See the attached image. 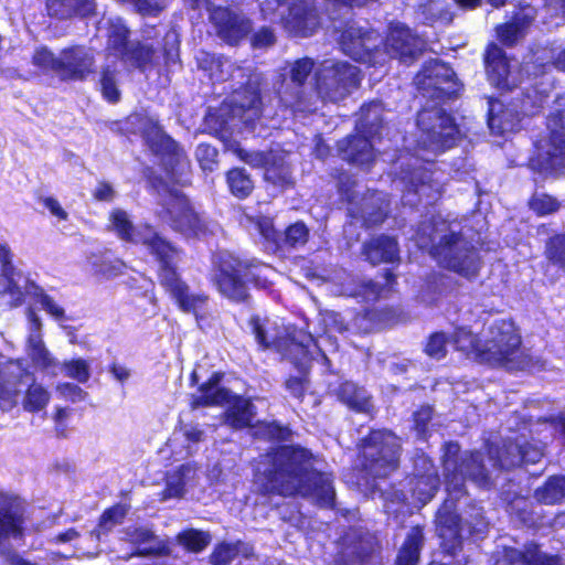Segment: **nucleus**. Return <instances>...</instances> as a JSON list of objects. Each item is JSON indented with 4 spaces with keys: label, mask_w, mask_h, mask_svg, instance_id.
I'll list each match as a JSON object with an SVG mask.
<instances>
[{
    "label": "nucleus",
    "mask_w": 565,
    "mask_h": 565,
    "mask_svg": "<svg viewBox=\"0 0 565 565\" xmlns=\"http://www.w3.org/2000/svg\"><path fill=\"white\" fill-rule=\"evenodd\" d=\"M38 305L50 315L62 328L66 327L68 317L64 308L50 295L38 290Z\"/></svg>",
    "instance_id": "nucleus-48"
},
{
    "label": "nucleus",
    "mask_w": 565,
    "mask_h": 565,
    "mask_svg": "<svg viewBox=\"0 0 565 565\" xmlns=\"http://www.w3.org/2000/svg\"><path fill=\"white\" fill-rule=\"evenodd\" d=\"M71 411L68 408L58 407L53 416L55 435L58 438H68L73 429L68 425Z\"/></svg>",
    "instance_id": "nucleus-56"
},
{
    "label": "nucleus",
    "mask_w": 565,
    "mask_h": 565,
    "mask_svg": "<svg viewBox=\"0 0 565 565\" xmlns=\"http://www.w3.org/2000/svg\"><path fill=\"white\" fill-rule=\"evenodd\" d=\"M110 228L116 235L126 242L140 243L147 246L150 252L157 256L158 260L163 256H169L168 253L173 252L164 239H162L151 227L145 226L136 228L129 214L121 210L115 209L109 216Z\"/></svg>",
    "instance_id": "nucleus-20"
},
{
    "label": "nucleus",
    "mask_w": 565,
    "mask_h": 565,
    "mask_svg": "<svg viewBox=\"0 0 565 565\" xmlns=\"http://www.w3.org/2000/svg\"><path fill=\"white\" fill-rule=\"evenodd\" d=\"M126 513L127 510L124 505H115L106 510L100 518V530L97 532V537H99L102 531H109L113 526L120 523Z\"/></svg>",
    "instance_id": "nucleus-52"
},
{
    "label": "nucleus",
    "mask_w": 565,
    "mask_h": 565,
    "mask_svg": "<svg viewBox=\"0 0 565 565\" xmlns=\"http://www.w3.org/2000/svg\"><path fill=\"white\" fill-rule=\"evenodd\" d=\"M93 53L85 47L65 50L60 58L46 49L38 50V66L50 67L64 79H84L93 72Z\"/></svg>",
    "instance_id": "nucleus-19"
},
{
    "label": "nucleus",
    "mask_w": 565,
    "mask_h": 565,
    "mask_svg": "<svg viewBox=\"0 0 565 565\" xmlns=\"http://www.w3.org/2000/svg\"><path fill=\"white\" fill-rule=\"evenodd\" d=\"M232 150L241 160L253 167H266L265 179L273 184L284 188L292 183L290 168L284 161H274L271 154L249 152L239 146H234Z\"/></svg>",
    "instance_id": "nucleus-28"
},
{
    "label": "nucleus",
    "mask_w": 565,
    "mask_h": 565,
    "mask_svg": "<svg viewBox=\"0 0 565 565\" xmlns=\"http://www.w3.org/2000/svg\"><path fill=\"white\" fill-rule=\"evenodd\" d=\"M422 541V531L413 527L397 555L396 565H415L419 558Z\"/></svg>",
    "instance_id": "nucleus-42"
},
{
    "label": "nucleus",
    "mask_w": 565,
    "mask_h": 565,
    "mask_svg": "<svg viewBox=\"0 0 565 565\" xmlns=\"http://www.w3.org/2000/svg\"><path fill=\"white\" fill-rule=\"evenodd\" d=\"M315 461L306 449L279 447L260 458L255 483L267 493L300 494L321 507H331L335 495L332 479L319 472Z\"/></svg>",
    "instance_id": "nucleus-1"
},
{
    "label": "nucleus",
    "mask_w": 565,
    "mask_h": 565,
    "mask_svg": "<svg viewBox=\"0 0 565 565\" xmlns=\"http://www.w3.org/2000/svg\"><path fill=\"white\" fill-rule=\"evenodd\" d=\"M275 42V35L268 28H263L256 32L252 38V44L256 49H265L273 45Z\"/></svg>",
    "instance_id": "nucleus-61"
},
{
    "label": "nucleus",
    "mask_w": 565,
    "mask_h": 565,
    "mask_svg": "<svg viewBox=\"0 0 565 565\" xmlns=\"http://www.w3.org/2000/svg\"><path fill=\"white\" fill-rule=\"evenodd\" d=\"M495 565H559L558 558L542 553L536 545L525 546L523 552L504 548L495 561Z\"/></svg>",
    "instance_id": "nucleus-31"
},
{
    "label": "nucleus",
    "mask_w": 565,
    "mask_h": 565,
    "mask_svg": "<svg viewBox=\"0 0 565 565\" xmlns=\"http://www.w3.org/2000/svg\"><path fill=\"white\" fill-rule=\"evenodd\" d=\"M47 11L52 17L67 18L73 13L82 15L92 14L95 11L94 0H47Z\"/></svg>",
    "instance_id": "nucleus-36"
},
{
    "label": "nucleus",
    "mask_w": 565,
    "mask_h": 565,
    "mask_svg": "<svg viewBox=\"0 0 565 565\" xmlns=\"http://www.w3.org/2000/svg\"><path fill=\"white\" fill-rule=\"evenodd\" d=\"M425 352L433 359L440 360L447 353V340L444 333L436 332L430 335Z\"/></svg>",
    "instance_id": "nucleus-53"
},
{
    "label": "nucleus",
    "mask_w": 565,
    "mask_h": 565,
    "mask_svg": "<svg viewBox=\"0 0 565 565\" xmlns=\"http://www.w3.org/2000/svg\"><path fill=\"white\" fill-rule=\"evenodd\" d=\"M422 541V531L413 527L397 555L396 565H415L419 558Z\"/></svg>",
    "instance_id": "nucleus-41"
},
{
    "label": "nucleus",
    "mask_w": 565,
    "mask_h": 565,
    "mask_svg": "<svg viewBox=\"0 0 565 565\" xmlns=\"http://www.w3.org/2000/svg\"><path fill=\"white\" fill-rule=\"evenodd\" d=\"M100 86L102 93L108 102L116 103L119 99L120 93L117 88L115 71L109 67L103 71Z\"/></svg>",
    "instance_id": "nucleus-51"
},
{
    "label": "nucleus",
    "mask_w": 565,
    "mask_h": 565,
    "mask_svg": "<svg viewBox=\"0 0 565 565\" xmlns=\"http://www.w3.org/2000/svg\"><path fill=\"white\" fill-rule=\"evenodd\" d=\"M252 548L242 542L234 544L221 543L214 548L210 559L213 565H227L237 555L243 554L244 556H248Z\"/></svg>",
    "instance_id": "nucleus-44"
},
{
    "label": "nucleus",
    "mask_w": 565,
    "mask_h": 565,
    "mask_svg": "<svg viewBox=\"0 0 565 565\" xmlns=\"http://www.w3.org/2000/svg\"><path fill=\"white\" fill-rule=\"evenodd\" d=\"M535 18V10L531 6L520 9L510 23L500 25L497 29L498 38L505 45H512L524 36L526 28Z\"/></svg>",
    "instance_id": "nucleus-33"
},
{
    "label": "nucleus",
    "mask_w": 565,
    "mask_h": 565,
    "mask_svg": "<svg viewBox=\"0 0 565 565\" xmlns=\"http://www.w3.org/2000/svg\"><path fill=\"white\" fill-rule=\"evenodd\" d=\"M424 466H428L426 473L416 476L413 488V495L420 502L426 503L436 493L439 480L433 465L425 458L422 459Z\"/></svg>",
    "instance_id": "nucleus-37"
},
{
    "label": "nucleus",
    "mask_w": 565,
    "mask_h": 565,
    "mask_svg": "<svg viewBox=\"0 0 565 565\" xmlns=\"http://www.w3.org/2000/svg\"><path fill=\"white\" fill-rule=\"evenodd\" d=\"M249 326L257 343L263 348H275L285 358L301 362L313 342L310 333L302 330L279 327L276 321L258 316L252 317Z\"/></svg>",
    "instance_id": "nucleus-7"
},
{
    "label": "nucleus",
    "mask_w": 565,
    "mask_h": 565,
    "mask_svg": "<svg viewBox=\"0 0 565 565\" xmlns=\"http://www.w3.org/2000/svg\"><path fill=\"white\" fill-rule=\"evenodd\" d=\"M239 96L241 94H237V97H235V102L239 104L236 111L243 110L244 121L249 125L260 114L259 106L262 102L258 89L249 83L244 90V96L242 98Z\"/></svg>",
    "instance_id": "nucleus-43"
},
{
    "label": "nucleus",
    "mask_w": 565,
    "mask_h": 565,
    "mask_svg": "<svg viewBox=\"0 0 565 565\" xmlns=\"http://www.w3.org/2000/svg\"><path fill=\"white\" fill-rule=\"evenodd\" d=\"M66 376L76 380L79 383H86L90 377V366L83 359L71 360L62 366Z\"/></svg>",
    "instance_id": "nucleus-50"
},
{
    "label": "nucleus",
    "mask_w": 565,
    "mask_h": 565,
    "mask_svg": "<svg viewBox=\"0 0 565 565\" xmlns=\"http://www.w3.org/2000/svg\"><path fill=\"white\" fill-rule=\"evenodd\" d=\"M308 228L303 223H295L286 230V241L292 245H302L307 242Z\"/></svg>",
    "instance_id": "nucleus-58"
},
{
    "label": "nucleus",
    "mask_w": 565,
    "mask_h": 565,
    "mask_svg": "<svg viewBox=\"0 0 565 565\" xmlns=\"http://www.w3.org/2000/svg\"><path fill=\"white\" fill-rule=\"evenodd\" d=\"M169 256H163L159 259V277L161 285L171 295L177 302L178 307L184 312H192L195 316L202 311L206 305L207 297L204 294L194 292L190 290L178 276L175 271V258L178 252L168 253Z\"/></svg>",
    "instance_id": "nucleus-18"
},
{
    "label": "nucleus",
    "mask_w": 565,
    "mask_h": 565,
    "mask_svg": "<svg viewBox=\"0 0 565 565\" xmlns=\"http://www.w3.org/2000/svg\"><path fill=\"white\" fill-rule=\"evenodd\" d=\"M199 66L210 73L214 81L243 79L244 70L224 57H215L206 52L198 56Z\"/></svg>",
    "instance_id": "nucleus-32"
},
{
    "label": "nucleus",
    "mask_w": 565,
    "mask_h": 565,
    "mask_svg": "<svg viewBox=\"0 0 565 565\" xmlns=\"http://www.w3.org/2000/svg\"><path fill=\"white\" fill-rule=\"evenodd\" d=\"M489 456L494 466L510 469L521 463L540 461L543 451L536 445L530 444L525 436H518L514 440H504L501 448H490Z\"/></svg>",
    "instance_id": "nucleus-24"
},
{
    "label": "nucleus",
    "mask_w": 565,
    "mask_h": 565,
    "mask_svg": "<svg viewBox=\"0 0 565 565\" xmlns=\"http://www.w3.org/2000/svg\"><path fill=\"white\" fill-rule=\"evenodd\" d=\"M192 8H199L202 3H206L210 12V21L215 30L216 35L230 45L238 44L245 39L253 29L252 21L237 12L227 8H211L207 0H185Z\"/></svg>",
    "instance_id": "nucleus-23"
},
{
    "label": "nucleus",
    "mask_w": 565,
    "mask_h": 565,
    "mask_svg": "<svg viewBox=\"0 0 565 565\" xmlns=\"http://www.w3.org/2000/svg\"><path fill=\"white\" fill-rule=\"evenodd\" d=\"M316 81L321 98L339 102L359 85V70L348 62L326 60L317 70Z\"/></svg>",
    "instance_id": "nucleus-14"
},
{
    "label": "nucleus",
    "mask_w": 565,
    "mask_h": 565,
    "mask_svg": "<svg viewBox=\"0 0 565 565\" xmlns=\"http://www.w3.org/2000/svg\"><path fill=\"white\" fill-rule=\"evenodd\" d=\"M116 191L107 182H98L93 191V196L97 201L110 202L115 199Z\"/></svg>",
    "instance_id": "nucleus-62"
},
{
    "label": "nucleus",
    "mask_w": 565,
    "mask_h": 565,
    "mask_svg": "<svg viewBox=\"0 0 565 565\" xmlns=\"http://www.w3.org/2000/svg\"><path fill=\"white\" fill-rule=\"evenodd\" d=\"M481 363L507 370H522L529 365L520 332L511 320H495L483 331Z\"/></svg>",
    "instance_id": "nucleus-5"
},
{
    "label": "nucleus",
    "mask_w": 565,
    "mask_h": 565,
    "mask_svg": "<svg viewBox=\"0 0 565 565\" xmlns=\"http://www.w3.org/2000/svg\"><path fill=\"white\" fill-rule=\"evenodd\" d=\"M487 74L490 83L500 89H511L520 81L518 62L508 61L503 51L495 44L488 47L486 55Z\"/></svg>",
    "instance_id": "nucleus-26"
},
{
    "label": "nucleus",
    "mask_w": 565,
    "mask_h": 565,
    "mask_svg": "<svg viewBox=\"0 0 565 565\" xmlns=\"http://www.w3.org/2000/svg\"><path fill=\"white\" fill-rule=\"evenodd\" d=\"M195 156L200 166L205 171H213L216 166L217 150L205 143L198 146Z\"/></svg>",
    "instance_id": "nucleus-55"
},
{
    "label": "nucleus",
    "mask_w": 565,
    "mask_h": 565,
    "mask_svg": "<svg viewBox=\"0 0 565 565\" xmlns=\"http://www.w3.org/2000/svg\"><path fill=\"white\" fill-rule=\"evenodd\" d=\"M181 477L182 476L175 475L174 472L168 476L167 486L162 492V500L181 498L189 491L181 480Z\"/></svg>",
    "instance_id": "nucleus-54"
},
{
    "label": "nucleus",
    "mask_w": 565,
    "mask_h": 565,
    "mask_svg": "<svg viewBox=\"0 0 565 565\" xmlns=\"http://www.w3.org/2000/svg\"><path fill=\"white\" fill-rule=\"evenodd\" d=\"M383 106L381 102H372L361 108L356 125L358 136L339 142V150L344 160L359 166H366L374 159V145L371 139L380 134Z\"/></svg>",
    "instance_id": "nucleus-8"
},
{
    "label": "nucleus",
    "mask_w": 565,
    "mask_h": 565,
    "mask_svg": "<svg viewBox=\"0 0 565 565\" xmlns=\"http://www.w3.org/2000/svg\"><path fill=\"white\" fill-rule=\"evenodd\" d=\"M175 475L182 476L181 480L185 484V487L191 490L193 489L199 481V473L198 469L193 467L192 465H183L181 466L177 471H174Z\"/></svg>",
    "instance_id": "nucleus-60"
},
{
    "label": "nucleus",
    "mask_w": 565,
    "mask_h": 565,
    "mask_svg": "<svg viewBox=\"0 0 565 565\" xmlns=\"http://www.w3.org/2000/svg\"><path fill=\"white\" fill-rule=\"evenodd\" d=\"M545 254L548 260L565 270V235L551 237L546 244Z\"/></svg>",
    "instance_id": "nucleus-49"
},
{
    "label": "nucleus",
    "mask_w": 565,
    "mask_h": 565,
    "mask_svg": "<svg viewBox=\"0 0 565 565\" xmlns=\"http://www.w3.org/2000/svg\"><path fill=\"white\" fill-rule=\"evenodd\" d=\"M458 450L457 444H449L446 447L444 473L449 498L438 510L436 516L438 535L443 540L444 548L449 554H455L460 545V525L459 518L455 512V501L465 493V479L469 478L479 486L488 484V476L481 463L480 454L465 455L459 465Z\"/></svg>",
    "instance_id": "nucleus-2"
},
{
    "label": "nucleus",
    "mask_w": 565,
    "mask_h": 565,
    "mask_svg": "<svg viewBox=\"0 0 565 565\" xmlns=\"http://www.w3.org/2000/svg\"><path fill=\"white\" fill-rule=\"evenodd\" d=\"M98 31H105L107 36V50L115 56L130 61L138 67L146 66L152 62L154 52L149 45H137L127 47L128 30L120 18H109L98 23Z\"/></svg>",
    "instance_id": "nucleus-22"
},
{
    "label": "nucleus",
    "mask_w": 565,
    "mask_h": 565,
    "mask_svg": "<svg viewBox=\"0 0 565 565\" xmlns=\"http://www.w3.org/2000/svg\"><path fill=\"white\" fill-rule=\"evenodd\" d=\"M221 375L214 373L211 379L201 385L199 395L194 397L196 406H221L230 404L226 412V423L234 428H243L252 425L254 418L253 405L248 399L234 396L218 385Z\"/></svg>",
    "instance_id": "nucleus-10"
},
{
    "label": "nucleus",
    "mask_w": 565,
    "mask_h": 565,
    "mask_svg": "<svg viewBox=\"0 0 565 565\" xmlns=\"http://www.w3.org/2000/svg\"><path fill=\"white\" fill-rule=\"evenodd\" d=\"M60 395L72 403L82 402L86 398L87 393L79 386L72 383H64L57 386Z\"/></svg>",
    "instance_id": "nucleus-59"
},
{
    "label": "nucleus",
    "mask_w": 565,
    "mask_h": 565,
    "mask_svg": "<svg viewBox=\"0 0 565 565\" xmlns=\"http://www.w3.org/2000/svg\"><path fill=\"white\" fill-rule=\"evenodd\" d=\"M162 210L160 217L170 223L175 230L189 235H200L205 225L200 216L189 205L188 200L175 188L162 185L159 190Z\"/></svg>",
    "instance_id": "nucleus-17"
},
{
    "label": "nucleus",
    "mask_w": 565,
    "mask_h": 565,
    "mask_svg": "<svg viewBox=\"0 0 565 565\" xmlns=\"http://www.w3.org/2000/svg\"><path fill=\"white\" fill-rule=\"evenodd\" d=\"M433 164L429 158L420 159L418 156H405L399 159V175L394 182L397 186H403V201L405 204L414 205L416 200L413 196H426L433 199L439 194L440 184L435 172L431 171Z\"/></svg>",
    "instance_id": "nucleus-9"
},
{
    "label": "nucleus",
    "mask_w": 565,
    "mask_h": 565,
    "mask_svg": "<svg viewBox=\"0 0 565 565\" xmlns=\"http://www.w3.org/2000/svg\"><path fill=\"white\" fill-rule=\"evenodd\" d=\"M284 0L260 1V12L264 19L279 21L284 28L301 36L311 35L320 24V18L311 0H299L287 8V14L280 12Z\"/></svg>",
    "instance_id": "nucleus-12"
},
{
    "label": "nucleus",
    "mask_w": 565,
    "mask_h": 565,
    "mask_svg": "<svg viewBox=\"0 0 565 565\" xmlns=\"http://www.w3.org/2000/svg\"><path fill=\"white\" fill-rule=\"evenodd\" d=\"M313 65V61L308 57L299 58L290 64L289 74L292 84L296 85V92L289 94L286 89L279 92V95L284 105L291 108L294 111L307 110V107L302 105L299 87L312 72Z\"/></svg>",
    "instance_id": "nucleus-30"
},
{
    "label": "nucleus",
    "mask_w": 565,
    "mask_h": 565,
    "mask_svg": "<svg viewBox=\"0 0 565 565\" xmlns=\"http://www.w3.org/2000/svg\"><path fill=\"white\" fill-rule=\"evenodd\" d=\"M454 343L457 350L463 352L481 363V351L483 349V337L478 339L467 328H459L454 334Z\"/></svg>",
    "instance_id": "nucleus-40"
},
{
    "label": "nucleus",
    "mask_w": 565,
    "mask_h": 565,
    "mask_svg": "<svg viewBox=\"0 0 565 565\" xmlns=\"http://www.w3.org/2000/svg\"><path fill=\"white\" fill-rule=\"evenodd\" d=\"M500 107L499 103H490L489 110V128L494 134H504L508 131H512L518 127L519 118L516 115L507 110L502 114H497V108Z\"/></svg>",
    "instance_id": "nucleus-45"
},
{
    "label": "nucleus",
    "mask_w": 565,
    "mask_h": 565,
    "mask_svg": "<svg viewBox=\"0 0 565 565\" xmlns=\"http://www.w3.org/2000/svg\"><path fill=\"white\" fill-rule=\"evenodd\" d=\"M380 43L379 34L364 31L354 23L348 25L340 36L341 47L347 55L373 65L384 63L386 57L407 63L423 47V41L401 22L391 23L383 51L377 49Z\"/></svg>",
    "instance_id": "nucleus-3"
},
{
    "label": "nucleus",
    "mask_w": 565,
    "mask_h": 565,
    "mask_svg": "<svg viewBox=\"0 0 565 565\" xmlns=\"http://www.w3.org/2000/svg\"><path fill=\"white\" fill-rule=\"evenodd\" d=\"M348 200L351 203L349 211L353 217L362 218L367 225H374L383 221L385 216V202L377 193L363 198L360 210L354 206L356 200L354 194L348 195Z\"/></svg>",
    "instance_id": "nucleus-34"
},
{
    "label": "nucleus",
    "mask_w": 565,
    "mask_h": 565,
    "mask_svg": "<svg viewBox=\"0 0 565 565\" xmlns=\"http://www.w3.org/2000/svg\"><path fill=\"white\" fill-rule=\"evenodd\" d=\"M424 234L417 239L418 246L426 248L430 244V254L440 265L465 277L478 273L480 263L473 247L454 231L448 232L446 223L434 227L428 238Z\"/></svg>",
    "instance_id": "nucleus-4"
},
{
    "label": "nucleus",
    "mask_w": 565,
    "mask_h": 565,
    "mask_svg": "<svg viewBox=\"0 0 565 565\" xmlns=\"http://www.w3.org/2000/svg\"><path fill=\"white\" fill-rule=\"evenodd\" d=\"M12 253L7 245L0 244L1 274L7 280L4 292L10 295L11 307L24 303L29 296L35 295V284L21 273H17L12 265Z\"/></svg>",
    "instance_id": "nucleus-25"
},
{
    "label": "nucleus",
    "mask_w": 565,
    "mask_h": 565,
    "mask_svg": "<svg viewBox=\"0 0 565 565\" xmlns=\"http://www.w3.org/2000/svg\"><path fill=\"white\" fill-rule=\"evenodd\" d=\"M338 395L340 399L349 407L358 412H367L370 407V397L366 391L356 386L352 382H345L339 387Z\"/></svg>",
    "instance_id": "nucleus-39"
},
{
    "label": "nucleus",
    "mask_w": 565,
    "mask_h": 565,
    "mask_svg": "<svg viewBox=\"0 0 565 565\" xmlns=\"http://www.w3.org/2000/svg\"><path fill=\"white\" fill-rule=\"evenodd\" d=\"M418 145L436 154L451 148L458 138L452 118L439 107L424 108L417 117Z\"/></svg>",
    "instance_id": "nucleus-11"
},
{
    "label": "nucleus",
    "mask_w": 565,
    "mask_h": 565,
    "mask_svg": "<svg viewBox=\"0 0 565 565\" xmlns=\"http://www.w3.org/2000/svg\"><path fill=\"white\" fill-rule=\"evenodd\" d=\"M415 84L424 96L431 99L450 98L460 89L454 71L438 60H431L424 65L415 77Z\"/></svg>",
    "instance_id": "nucleus-21"
},
{
    "label": "nucleus",
    "mask_w": 565,
    "mask_h": 565,
    "mask_svg": "<svg viewBox=\"0 0 565 565\" xmlns=\"http://www.w3.org/2000/svg\"><path fill=\"white\" fill-rule=\"evenodd\" d=\"M38 366H41L43 369H52L54 370L57 367L54 358L51 355V353L46 350L43 342L38 340Z\"/></svg>",
    "instance_id": "nucleus-63"
},
{
    "label": "nucleus",
    "mask_w": 565,
    "mask_h": 565,
    "mask_svg": "<svg viewBox=\"0 0 565 565\" xmlns=\"http://www.w3.org/2000/svg\"><path fill=\"white\" fill-rule=\"evenodd\" d=\"M364 254L372 264L392 263L398 258L397 243L392 237L380 236L365 244Z\"/></svg>",
    "instance_id": "nucleus-35"
},
{
    "label": "nucleus",
    "mask_w": 565,
    "mask_h": 565,
    "mask_svg": "<svg viewBox=\"0 0 565 565\" xmlns=\"http://www.w3.org/2000/svg\"><path fill=\"white\" fill-rule=\"evenodd\" d=\"M215 284L222 295L234 301L247 298V282L254 279L256 269L228 253H220L215 259Z\"/></svg>",
    "instance_id": "nucleus-16"
},
{
    "label": "nucleus",
    "mask_w": 565,
    "mask_h": 565,
    "mask_svg": "<svg viewBox=\"0 0 565 565\" xmlns=\"http://www.w3.org/2000/svg\"><path fill=\"white\" fill-rule=\"evenodd\" d=\"M530 167L540 173H558L565 167V94L554 102L547 118L546 135L536 142Z\"/></svg>",
    "instance_id": "nucleus-6"
},
{
    "label": "nucleus",
    "mask_w": 565,
    "mask_h": 565,
    "mask_svg": "<svg viewBox=\"0 0 565 565\" xmlns=\"http://www.w3.org/2000/svg\"><path fill=\"white\" fill-rule=\"evenodd\" d=\"M34 385L33 373L28 371L20 360L9 361L4 370H0V408L4 412L11 411L18 405L23 393V408L35 412Z\"/></svg>",
    "instance_id": "nucleus-13"
},
{
    "label": "nucleus",
    "mask_w": 565,
    "mask_h": 565,
    "mask_svg": "<svg viewBox=\"0 0 565 565\" xmlns=\"http://www.w3.org/2000/svg\"><path fill=\"white\" fill-rule=\"evenodd\" d=\"M399 440L388 430H374L364 440L365 469L375 478L388 476L397 467Z\"/></svg>",
    "instance_id": "nucleus-15"
},
{
    "label": "nucleus",
    "mask_w": 565,
    "mask_h": 565,
    "mask_svg": "<svg viewBox=\"0 0 565 565\" xmlns=\"http://www.w3.org/2000/svg\"><path fill=\"white\" fill-rule=\"evenodd\" d=\"M128 124L142 135L150 148L160 153H172L180 160L177 143L167 136L159 127L156 120L141 114H135L128 117Z\"/></svg>",
    "instance_id": "nucleus-29"
},
{
    "label": "nucleus",
    "mask_w": 565,
    "mask_h": 565,
    "mask_svg": "<svg viewBox=\"0 0 565 565\" xmlns=\"http://www.w3.org/2000/svg\"><path fill=\"white\" fill-rule=\"evenodd\" d=\"M535 499L544 504H556L565 501V477L553 476L534 492Z\"/></svg>",
    "instance_id": "nucleus-38"
},
{
    "label": "nucleus",
    "mask_w": 565,
    "mask_h": 565,
    "mask_svg": "<svg viewBox=\"0 0 565 565\" xmlns=\"http://www.w3.org/2000/svg\"><path fill=\"white\" fill-rule=\"evenodd\" d=\"M531 209L540 215H546L558 209L556 200L547 194H535L531 200Z\"/></svg>",
    "instance_id": "nucleus-57"
},
{
    "label": "nucleus",
    "mask_w": 565,
    "mask_h": 565,
    "mask_svg": "<svg viewBox=\"0 0 565 565\" xmlns=\"http://www.w3.org/2000/svg\"><path fill=\"white\" fill-rule=\"evenodd\" d=\"M227 183L231 192L237 198H246L250 194L254 184L243 169H233L227 173Z\"/></svg>",
    "instance_id": "nucleus-46"
},
{
    "label": "nucleus",
    "mask_w": 565,
    "mask_h": 565,
    "mask_svg": "<svg viewBox=\"0 0 565 565\" xmlns=\"http://www.w3.org/2000/svg\"><path fill=\"white\" fill-rule=\"evenodd\" d=\"M24 512L23 502L19 497L0 492V544L10 537L23 536Z\"/></svg>",
    "instance_id": "nucleus-27"
},
{
    "label": "nucleus",
    "mask_w": 565,
    "mask_h": 565,
    "mask_svg": "<svg viewBox=\"0 0 565 565\" xmlns=\"http://www.w3.org/2000/svg\"><path fill=\"white\" fill-rule=\"evenodd\" d=\"M127 535L129 537V541L132 544H143L149 543L154 539V535L151 531L142 527H136L132 530H127Z\"/></svg>",
    "instance_id": "nucleus-64"
},
{
    "label": "nucleus",
    "mask_w": 565,
    "mask_h": 565,
    "mask_svg": "<svg viewBox=\"0 0 565 565\" xmlns=\"http://www.w3.org/2000/svg\"><path fill=\"white\" fill-rule=\"evenodd\" d=\"M178 542L188 551L201 552L211 542V536L206 532L198 530H188L178 535Z\"/></svg>",
    "instance_id": "nucleus-47"
}]
</instances>
